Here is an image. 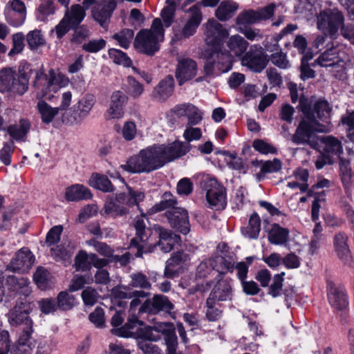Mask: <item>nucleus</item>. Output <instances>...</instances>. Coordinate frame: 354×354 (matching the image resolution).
<instances>
[{"label":"nucleus","mask_w":354,"mask_h":354,"mask_svg":"<svg viewBox=\"0 0 354 354\" xmlns=\"http://www.w3.org/2000/svg\"><path fill=\"white\" fill-rule=\"evenodd\" d=\"M228 37V30L218 21L209 19L207 21L205 31L207 48L203 53L204 75L197 77L196 82L206 81L207 77H213L231 70L230 55L224 47L225 41Z\"/></svg>","instance_id":"1"},{"label":"nucleus","mask_w":354,"mask_h":354,"mask_svg":"<svg viewBox=\"0 0 354 354\" xmlns=\"http://www.w3.org/2000/svg\"><path fill=\"white\" fill-rule=\"evenodd\" d=\"M190 149V144L177 140L169 145H154L143 149L134 161V173L149 172L157 169L185 156Z\"/></svg>","instance_id":"2"},{"label":"nucleus","mask_w":354,"mask_h":354,"mask_svg":"<svg viewBox=\"0 0 354 354\" xmlns=\"http://www.w3.org/2000/svg\"><path fill=\"white\" fill-rule=\"evenodd\" d=\"M134 228L136 229L134 249L137 250L135 254L137 257H141L143 254L150 253L156 248H159L164 253H168L172 250L176 244H178L181 241L179 235L174 234L170 230L160 227L158 228V243L156 244L149 243L148 242L149 230L146 228L143 218H137L134 223Z\"/></svg>","instance_id":"3"},{"label":"nucleus","mask_w":354,"mask_h":354,"mask_svg":"<svg viewBox=\"0 0 354 354\" xmlns=\"http://www.w3.org/2000/svg\"><path fill=\"white\" fill-rule=\"evenodd\" d=\"M165 30L159 18L153 19L150 29L139 31L134 39V47L140 52L153 55L160 49L159 44L164 40Z\"/></svg>","instance_id":"4"},{"label":"nucleus","mask_w":354,"mask_h":354,"mask_svg":"<svg viewBox=\"0 0 354 354\" xmlns=\"http://www.w3.org/2000/svg\"><path fill=\"white\" fill-rule=\"evenodd\" d=\"M32 70L30 64L20 65L17 78L11 68H3L0 71V91H10L20 95L26 93L28 88L29 79Z\"/></svg>","instance_id":"5"},{"label":"nucleus","mask_w":354,"mask_h":354,"mask_svg":"<svg viewBox=\"0 0 354 354\" xmlns=\"http://www.w3.org/2000/svg\"><path fill=\"white\" fill-rule=\"evenodd\" d=\"M330 127L327 124L321 123L310 117H305L299 124L295 133L292 136V141L296 145H307L313 149L318 147V136L315 132L327 133Z\"/></svg>","instance_id":"6"},{"label":"nucleus","mask_w":354,"mask_h":354,"mask_svg":"<svg viewBox=\"0 0 354 354\" xmlns=\"http://www.w3.org/2000/svg\"><path fill=\"white\" fill-rule=\"evenodd\" d=\"M201 187L206 191V200L208 207L216 211H221L227 205V195L225 188L217 180L209 175L203 176Z\"/></svg>","instance_id":"7"},{"label":"nucleus","mask_w":354,"mask_h":354,"mask_svg":"<svg viewBox=\"0 0 354 354\" xmlns=\"http://www.w3.org/2000/svg\"><path fill=\"white\" fill-rule=\"evenodd\" d=\"M344 23L342 12L337 8H327L321 11L317 17V28L334 37Z\"/></svg>","instance_id":"8"},{"label":"nucleus","mask_w":354,"mask_h":354,"mask_svg":"<svg viewBox=\"0 0 354 354\" xmlns=\"http://www.w3.org/2000/svg\"><path fill=\"white\" fill-rule=\"evenodd\" d=\"M96 102L95 97L85 94L73 108L63 115V120L70 124L81 123L90 113Z\"/></svg>","instance_id":"9"},{"label":"nucleus","mask_w":354,"mask_h":354,"mask_svg":"<svg viewBox=\"0 0 354 354\" xmlns=\"http://www.w3.org/2000/svg\"><path fill=\"white\" fill-rule=\"evenodd\" d=\"M268 62L263 48L257 44L252 45L241 59V65L254 73H261L263 71Z\"/></svg>","instance_id":"10"},{"label":"nucleus","mask_w":354,"mask_h":354,"mask_svg":"<svg viewBox=\"0 0 354 354\" xmlns=\"http://www.w3.org/2000/svg\"><path fill=\"white\" fill-rule=\"evenodd\" d=\"M326 290L328 303L335 310L348 309L349 297L344 285L330 281L327 282Z\"/></svg>","instance_id":"11"},{"label":"nucleus","mask_w":354,"mask_h":354,"mask_svg":"<svg viewBox=\"0 0 354 354\" xmlns=\"http://www.w3.org/2000/svg\"><path fill=\"white\" fill-rule=\"evenodd\" d=\"M30 311L29 302L26 300H19L7 313L8 321L12 326H28L30 328L31 325H33V322L29 316Z\"/></svg>","instance_id":"12"},{"label":"nucleus","mask_w":354,"mask_h":354,"mask_svg":"<svg viewBox=\"0 0 354 354\" xmlns=\"http://www.w3.org/2000/svg\"><path fill=\"white\" fill-rule=\"evenodd\" d=\"M171 227L176 231L187 234L190 231L188 212L180 207L173 208L165 212Z\"/></svg>","instance_id":"13"},{"label":"nucleus","mask_w":354,"mask_h":354,"mask_svg":"<svg viewBox=\"0 0 354 354\" xmlns=\"http://www.w3.org/2000/svg\"><path fill=\"white\" fill-rule=\"evenodd\" d=\"M115 8V0H100L92 8V17L102 27L105 28L107 26Z\"/></svg>","instance_id":"14"},{"label":"nucleus","mask_w":354,"mask_h":354,"mask_svg":"<svg viewBox=\"0 0 354 354\" xmlns=\"http://www.w3.org/2000/svg\"><path fill=\"white\" fill-rule=\"evenodd\" d=\"M6 19L12 26L22 25L26 17V8L21 0L10 1L5 10Z\"/></svg>","instance_id":"15"},{"label":"nucleus","mask_w":354,"mask_h":354,"mask_svg":"<svg viewBox=\"0 0 354 354\" xmlns=\"http://www.w3.org/2000/svg\"><path fill=\"white\" fill-rule=\"evenodd\" d=\"M189 12L190 16L187 23L180 32L175 33V38L177 40L188 38L193 35L201 22L202 13L198 3L189 8Z\"/></svg>","instance_id":"16"},{"label":"nucleus","mask_w":354,"mask_h":354,"mask_svg":"<svg viewBox=\"0 0 354 354\" xmlns=\"http://www.w3.org/2000/svg\"><path fill=\"white\" fill-rule=\"evenodd\" d=\"M174 308V304L164 295H155L152 300L147 299L140 307L139 313L156 314L160 310L169 313Z\"/></svg>","instance_id":"17"},{"label":"nucleus","mask_w":354,"mask_h":354,"mask_svg":"<svg viewBox=\"0 0 354 354\" xmlns=\"http://www.w3.org/2000/svg\"><path fill=\"white\" fill-rule=\"evenodd\" d=\"M198 65L195 60L191 58L178 59L176 68V78L179 85L193 79L197 74Z\"/></svg>","instance_id":"18"},{"label":"nucleus","mask_w":354,"mask_h":354,"mask_svg":"<svg viewBox=\"0 0 354 354\" xmlns=\"http://www.w3.org/2000/svg\"><path fill=\"white\" fill-rule=\"evenodd\" d=\"M189 260V255L184 252L173 253L166 262L164 275L169 279L178 277L183 270V265Z\"/></svg>","instance_id":"19"},{"label":"nucleus","mask_w":354,"mask_h":354,"mask_svg":"<svg viewBox=\"0 0 354 354\" xmlns=\"http://www.w3.org/2000/svg\"><path fill=\"white\" fill-rule=\"evenodd\" d=\"M128 98L121 91H115L112 93L110 104L104 115L106 120L120 119L124 115V107Z\"/></svg>","instance_id":"20"},{"label":"nucleus","mask_w":354,"mask_h":354,"mask_svg":"<svg viewBox=\"0 0 354 354\" xmlns=\"http://www.w3.org/2000/svg\"><path fill=\"white\" fill-rule=\"evenodd\" d=\"M41 76L44 77L46 88L50 92L57 93L61 88L67 86L70 82L65 75L57 73L53 69H50L45 75L37 73V80L39 81Z\"/></svg>","instance_id":"21"},{"label":"nucleus","mask_w":354,"mask_h":354,"mask_svg":"<svg viewBox=\"0 0 354 354\" xmlns=\"http://www.w3.org/2000/svg\"><path fill=\"white\" fill-rule=\"evenodd\" d=\"M129 197L123 193L118 194L115 198H109L104 204V213L113 217L125 215L128 209L124 205H128Z\"/></svg>","instance_id":"22"},{"label":"nucleus","mask_w":354,"mask_h":354,"mask_svg":"<svg viewBox=\"0 0 354 354\" xmlns=\"http://www.w3.org/2000/svg\"><path fill=\"white\" fill-rule=\"evenodd\" d=\"M335 251L341 261L346 266H353V259L348 245V236L344 232H338L333 238Z\"/></svg>","instance_id":"23"},{"label":"nucleus","mask_w":354,"mask_h":354,"mask_svg":"<svg viewBox=\"0 0 354 354\" xmlns=\"http://www.w3.org/2000/svg\"><path fill=\"white\" fill-rule=\"evenodd\" d=\"M34 263V257L27 248H22L17 252L9 264V269L14 272H27Z\"/></svg>","instance_id":"24"},{"label":"nucleus","mask_w":354,"mask_h":354,"mask_svg":"<svg viewBox=\"0 0 354 354\" xmlns=\"http://www.w3.org/2000/svg\"><path fill=\"white\" fill-rule=\"evenodd\" d=\"M232 297V288L227 280L218 281L212 290L209 297V304L212 301L216 303L231 300Z\"/></svg>","instance_id":"25"},{"label":"nucleus","mask_w":354,"mask_h":354,"mask_svg":"<svg viewBox=\"0 0 354 354\" xmlns=\"http://www.w3.org/2000/svg\"><path fill=\"white\" fill-rule=\"evenodd\" d=\"M330 112L331 107L328 102L326 100H318L315 104L313 109L310 113L306 114V117H310L314 120L323 122L322 124H327L331 130L332 125L330 124Z\"/></svg>","instance_id":"26"},{"label":"nucleus","mask_w":354,"mask_h":354,"mask_svg":"<svg viewBox=\"0 0 354 354\" xmlns=\"http://www.w3.org/2000/svg\"><path fill=\"white\" fill-rule=\"evenodd\" d=\"M93 195L91 190L82 184H74L67 187L64 191V198L68 202L88 200Z\"/></svg>","instance_id":"27"},{"label":"nucleus","mask_w":354,"mask_h":354,"mask_svg":"<svg viewBox=\"0 0 354 354\" xmlns=\"http://www.w3.org/2000/svg\"><path fill=\"white\" fill-rule=\"evenodd\" d=\"M30 127V120L23 118L17 123L10 125L8 127V133L15 140L25 142Z\"/></svg>","instance_id":"28"},{"label":"nucleus","mask_w":354,"mask_h":354,"mask_svg":"<svg viewBox=\"0 0 354 354\" xmlns=\"http://www.w3.org/2000/svg\"><path fill=\"white\" fill-rule=\"evenodd\" d=\"M227 46L229 49L228 53H231L235 57H241L247 52L249 43L241 35H234L228 37Z\"/></svg>","instance_id":"29"},{"label":"nucleus","mask_w":354,"mask_h":354,"mask_svg":"<svg viewBox=\"0 0 354 354\" xmlns=\"http://www.w3.org/2000/svg\"><path fill=\"white\" fill-rule=\"evenodd\" d=\"M55 0H40V4L37 10V18L40 21H44L47 18L55 13ZM62 5L68 8L70 0H57Z\"/></svg>","instance_id":"30"},{"label":"nucleus","mask_w":354,"mask_h":354,"mask_svg":"<svg viewBox=\"0 0 354 354\" xmlns=\"http://www.w3.org/2000/svg\"><path fill=\"white\" fill-rule=\"evenodd\" d=\"M289 238V230L287 228L281 227L279 224L274 223L268 231V239L273 245H285Z\"/></svg>","instance_id":"31"},{"label":"nucleus","mask_w":354,"mask_h":354,"mask_svg":"<svg viewBox=\"0 0 354 354\" xmlns=\"http://www.w3.org/2000/svg\"><path fill=\"white\" fill-rule=\"evenodd\" d=\"M319 142L324 145V150L328 153L338 156L343 153L342 142L334 136H320L318 140V143Z\"/></svg>","instance_id":"32"},{"label":"nucleus","mask_w":354,"mask_h":354,"mask_svg":"<svg viewBox=\"0 0 354 354\" xmlns=\"http://www.w3.org/2000/svg\"><path fill=\"white\" fill-rule=\"evenodd\" d=\"M214 269L217 272L225 274L234 270V261L230 257L216 256L212 258Z\"/></svg>","instance_id":"33"},{"label":"nucleus","mask_w":354,"mask_h":354,"mask_svg":"<svg viewBox=\"0 0 354 354\" xmlns=\"http://www.w3.org/2000/svg\"><path fill=\"white\" fill-rule=\"evenodd\" d=\"M261 230V218L257 213L254 212L250 217L248 224L242 227L241 232L245 237L257 239Z\"/></svg>","instance_id":"34"},{"label":"nucleus","mask_w":354,"mask_h":354,"mask_svg":"<svg viewBox=\"0 0 354 354\" xmlns=\"http://www.w3.org/2000/svg\"><path fill=\"white\" fill-rule=\"evenodd\" d=\"M238 8L239 5L236 2L223 1L215 10V16L219 21H228L234 16Z\"/></svg>","instance_id":"35"},{"label":"nucleus","mask_w":354,"mask_h":354,"mask_svg":"<svg viewBox=\"0 0 354 354\" xmlns=\"http://www.w3.org/2000/svg\"><path fill=\"white\" fill-rule=\"evenodd\" d=\"M88 184L90 186L104 192L114 191V187L111 180L104 175L93 174L89 179Z\"/></svg>","instance_id":"36"},{"label":"nucleus","mask_w":354,"mask_h":354,"mask_svg":"<svg viewBox=\"0 0 354 354\" xmlns=\"http://www.w3.org/2000/svg\"><path fill=\"white\" fill-rule=\"evenodd\" d=\"M37 109L41 115L42 122L45 124L50 123L59 111L57 107H52L43 100H39Z\"/></svg>","instance_id":"37"},{"label":"nucleus","mask_w":354,"mask_h":354,"mask_svg":"<svg viewBox=\"0 0 354 354\" xmlns=\"http://www.w3.org/2000/svg\"><path fill=\"white\" fill-rule=\"evenodd\" d=\"M34 280L39 288L45 290L54 284V280L50 273L44 268H38L34 274Z\"/></svg>","instance_id":"38"},{"label":"nucleus","mask_w":354,"mask_h":354,"mask_svg":"<svg viewBox=\"0 0 354 354\" xmlns=\"http://www.w3.org/2000/svg\"><path fill=\"white\" fill-rule=\"evenodd\" d=\"M339 61L338 50L333 46L322 53L317 59V63L322 67L333 66Z\"/></svg>","instance_id":"39"},{"label":"nucleus","mask_w":354,"mask_h":354,"mask_svg":"<svg viewBox=\"0 0 354 354\" xmlns=\"http://www.w3.org/2000/svg\"><path fill=\"white\" fill-rule=\"evenodd\" d=\"M339 176L341 177L342 183L346 190L349 189L352 183V170L351 167V162L348 160L339 158Z\"/></svg>","instance_id":"40"},{"label":"nucleus","mask_w":354,"mask_h":354,"mask_svg":"<svg viewBox=\"0 0 354 354\" xmlns=\"http://www.w3.org/2000/svg\"><path fill=\"white\" fill-rule=\"evenodd\" d=\"M8 282L10 286H13V290L19 292L24 296H28L31 292L30 287V281L26 277L18 278L15 276L8 277Z\"/></svg>","instance_id":"41"},{"label":"nucleus","mask_w":354,"mask_h":354,"mask_svg":"<svg viewBox=\"0 0 354 354\" xmlns=\"http://www.w3.org/2000/svg\"><path fill=\"white\" fill-rule=\"evenodd\" d=\"M259 22V15L257 11L248 10L243 11L237 16L236 24L239 27H248V26Z\"/></svg>","instance_id":"42"},{"label":"nucleus","mask_w":354,"mask_h":354,"mask_svg":"<svg viewBox=\"0 0 354 354\" xmlns=\"http://www.w3.org/2000/svg\"><path fill=\"white\" fill-rule=\"evenodd\" d=\"M58 308L62 310H68L77 304L76 298L66 291L60 292L57 297Z\"/></svg>","instance_id":"43"},{"label":"nucleus","mask_w":354,"mask_h":354,"mask_svg":"<svg viewBox=\"0 0 354 354\" xmlns=\"http://www.w3.org/2000/svg\"><path fill=\"white\" fill-rule=\"evenodd\" d=\"M64 16H68L73 26L79 25L86 16L85 8L79 4L71 6V10H67Z\"/></svg>","instance_id":"44"},{"label":"nucleus","mask_w":354,"mask_h":354,"mask_svg":"<svg viewBox=\"0 0 354 354\" xmlns=\"http://www.w3.org/2000/svg\"><path fill=\"white\" fill-rule=\"evenodd\" d=\"M174 78L169 75L162 80L158 85L156 91L162 100L169 97L174 91Z\"/></svg>","instance_id":"45"},{"label":"nucleus","mask_w":354,"mask_h":354,"mask_svg":"<svg viewBox=\"0 0 354 354\" xmlns=\"http://www.w3.org/2000/svg\"><path fill=\"white\" fill-rule=\"evenodd\" d=\"M176 201L170 192H165L162 196L161 201L154 205L150 209L151 213L161 212L167 208H175Z\"/></svg>","instance_id":"46"},{"label":"nucleus","mask_w":354,"mask_h":354,"mask_svg":"<svg viewBox=\"0 0 354 354\" xmlns=\"http://www.w3.org/2000/svg\"><path fill=\"white\" fill-rule=\"evenodd\" d=\"M274 48L278 50L279 45L277 43L274 45ZM270 59L272 64L281 69H287L290 67V64L287 59L286 55L281 49L279 51L272 53L270 55Z\"/></svg>","instance_id":"47"},{"label":"nucleus","mask_w":354,"mask_h":354,"mask_svg":"<svg viewBox=\"0 0 354 354\" xmlns=\"http://www.w3.org/2000/svg\"><path fill=\"white\" fill-rule=\"evenodd\" d=\"M109 56L116 64L122 65L125 67H129L131 66V59L126 53L120 50L115 48L110 49L109 50Z\"/></svg>","instance_id":"48"},{"label":"nucleus","mask_w":354,"mask_h":354,"mask_svg":"<svg viewBox=\"0 0 354 354\" xmlns=\"http://www.w3.org/2000/svg\"><path fill=\"white\" fill-rule=\"evenodd\" d=\"M51 255L55 261L63 262L66 266L70 263L72 253L66 250L64 246L57 245L51 248Z\"/></svg>","instance_id":"49"},{"label":"nucleus","mask_w":354,"mask_h":354,"mask_svg":"<svg viewBox=\"0 0 354 354\" xmlns=\"http://www.w3.org/2000/svg\"><path fill=\"white\" fill-rule=\"evenodd\" d=\"M28 45L31 49H35L45 44V39L39 30L30 31L26 35Z\"/></svg>","instance_id":"50"},{"label":"nucleus","mask_w":354,"mask_h":354,"mask_svg":"<svg viewBox=\"0 0 354 354\" xmlns=\"http://www.w3.org/2000/svg\"><path fill=\"white\" fill-rule=\"evenodd\" d=\"M217 306H218V304L213 301L209 304V299H207L206 317L209 322L217 321L222 317L223 311Z\"/></svg>","instance_id":"51"},{"label":"nucleus","mask_w":354,"mask_h":354,"mask_svg":"<svg viewBox=\"0 0 354 354\" xmlns=\"http://www.w3.org/2000/svg\"><path fill=\"white\" fill-rule=\"evenodd\" d=\"M134 338L139 339L136 336V332L134 333ZM141 340L138 342V346L143 351L145 354H162L161 350L156 345L152 344L149 339L140 338Z\"/></svg>","instance_id":"52"},{"label":"nucleus","mask_w":354,"mask_h":354,"mask_svg":"<svg viewBox=\"0 0 354 354\" xmlns=\"http://www.w3.org/2000/svg\"><path fill=\"white\" fill-rule=\"evenodd\" d=\"M133 317L130 315L127 318V322L119 328H112V334L122 337H130L133 335Z\"/></svg>","instance_id":"53"},{"label":"nucleus","mask_w":354,"mask_h":354,"mask_svg":"<svg viewBox=\"0 0 354 354\" xmlns=\"http://www.w3.org/2000/svg\"><path fill=\"white\" fill-rule=\"evenodd\" d=\"M284 275V272L274 275L273 281L268 290V293L272 295V297H277L281 295Z\"/></svg>","instance_id":"54"},{"label":"nucleus","mask_w":354,"mask_h":354,"mask_svg":"<svg viewBox=\"0 0 354 354\" xmlns=\"http://www.w3.org/2000/svg\"><path fill=\"white\" fill-rule=\"evenodd\" d=\"M90 254L81 251L75 257V267L77 271H84L90 267Z\"/></svg>","instance_id":"55"},{"label":"nucleus","mask_w":354,"mask_h":354,"mask_svg":"<svg viewBox=\"0 0 354 354\" xmlns=\"http://www.w3.org/2000/svg\"><path fill=\"white\" fill-rule=\"evenodd\" d=\"M86 243L88 245L93 247L95 250L102 256L106 257H111L113 255L112 249L106 243H100L95 239H91L87 241Z\"/></svg>","instance_id":"56"},{"label":"nucleus","mask_w":354,"mask_h":354,"mask_svg":"<svg viewBox=\"0 0 354 354\" xmlns=\"http://www.w3.org/2000/svg\"><path fill=\"white\" fill-rule=\"evenodd\" d=\"M24 48V35L17 32L12 35V48L8 53L9 56L20 53Z\"/></svg>","instance_id":"57"},{"label":"nucleus","mask_w":354,"mask_h":354,"mask_svg":"<svg viewBox=\"0 0 354 354\" xmlns=\"http://www.w3.org/2000/svg\"><path fill=\"white\" fill-rule=\"evenodd\" d=\"M281 169V162L277 158H274L273 160L266 161L262 164L260 173L261 174L276 173Z\"/></svg>","instance_id":"58"},{"label":"nucleus","mask_w":354,"mask_h":354,"mask_svg":"<svg viewBox=\"0 0 354 354\" xmlns=\"http://www.w3.org/2000/svg\"><path fill=\"white\" fill-rule=\"evenodd\" d=\"M88 319L96 327H104L105 324L104 310L100 307H97L95 310L89 315Z\"/></svg>","instance_id":"59"},{"label":"nucleus","mask_w":354,"mask_h":354,"mask_svg":"<svg viewBox=\"0 0 354 354\" xmlns=\"http://www.w3.org/2000/svg\"><path fill=\"white\" fill-rule=\"evenodd\" d=\"M99 297L97 292L90 287L82 292V298L86 306H93L97 301Z\"/></svg>","instance_id":"60"},{"label":"nucleus","mask_w":354,"mask_h":354,"mask_svg":"<svg viewBox=\"0 0 354 354\" xmlns=\"http://www.w3.org/2000/svg\"><path fill=\"white\" fill-rule=\"evenodd\" d=\"M14 151V144L12 142H6L0 150V160L5 165H10L11 164L12 155Z\"/></svg>","instance_id":"61"},{"label":"nucleus","mask_w":354,"mask_h":354,"mask_svg":"<svg viewBox=\"0 0 354 354\" xmlns=\"http://www.w3.org/2000/svg\"><path fill=\"white\" fill-rule=\"evenodd\" d=\"M187 119L188 125H196L201 122L203 119L202 112L198 109V107L191 104L189 106Z\"/></svg>","instance_id":"62"},{"label":"nucleus","mask_w":354,"mask_h":354,"mask_svg":"<svg viewBox=\"0 0 354 354\" xmlns=\"http://www.w3.org/2000/svg\"><path fill=\"white\" fill-rule=\"evenodd\" d=\"M253 147L256 151L263 154H275L277 152V149L274 146L262 140H254L253 142Z\"/></svg>","instance_id":"63"},{"label":"nucleus","mask_w":354,"mask_h":354,"mask_svg":"<svg viewBox=\"0 0 354 354\" xmlns=\"http://www.w3.org/2000/svg\"><path fill=\"white\" fill-rule=\"evenodd\" d=\"M238 30L244 35V36L250 41H259L263 38V34L261 30L257 28H252L250 27H239Z\"/></svg>","instance_id":"64"}]
</instances>
